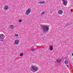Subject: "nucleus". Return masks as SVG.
I'll return each instance as SVG.
<instances>
[{"label": "nucleus", "instance_id": "obj_1", "mask_svg": "<svg viewBox=\"0 0 73 73\" xmlns=\"http://www.w3.org/2000/svg\"><path fill=\"white\" fill-rule=\"evenodd\" d=\"M40 29L42 30L43 34H45L46 32L49 30V28L47 26H45V25H40Z\"/></svg>", "mask_w": 73, "mask_h": 73}, {"label": "nucleus", "instance_id": "obj_2", "mask_svg": "<svg viewBox=\"0 0 73 73\" xmlns=\"http://www.w3.org/2000/svg\"><path fill=\"white\" fill-rule=\"evenodd\" d=\"M31 70L33 72H36L38 70V68L35 65L31 66Z\"/></svg>", "mask_w": 73, "mask_h": 73}, {"label": "nucleus", "instance_id": "obj_3", "mask_svg": "<svg viewBox=\"0 0 73 73\" xmlns=\"http://www.w3.org/2000/svg\"><path fill=\"white\" fill-rule=\"evenodd\" d=\"M31 9H28L27 10L26 12V15H28L29 13H31Z\"/></svg>", "mask_w": 73, "mask_h": 73}, {"label": "nucleus", "instance_id": "obj_4", "mask_svg": "<svg viewBox=\"0 0 73 73\" xmlns=\"http://www.w3.org/2000/svg\"><path fill=\"white\" fill-rule=\"evenodd\" d=\"M63 4L64 5H67V0H63Z\"/></svg>", "mask_w": 73, "mask_h": 73}, {"label": "nucleus", "instance_id": "obj_5", "mask_svg": "<svg viewBox=\"0 0 73 73\" xmlns=\"http://www.w3.org/2000/svg\"><path fill=\"white\" fill-rule=\"evenodd\" d=\"M19 42L20 41L18 40H16L15 41V43L16 45H18L19 44Z\"/></svg>", "mask_w": 73, "mask_h": 73}, {"label": "nucleus", "instance_id": "obj_6", "mask_svg": "<svg viewBox=\"0 0 73 73\" xmlns=\"http://www.w3.org/2000/svg\"><path fill=\"white\" fill-rule=\"evenodd\" d=\"M5 37L4 35L3 34H0V38H4Z\"/></svg>", "mask_w": 73, "mask_h": 73}, {"label": "nucleus", "instance_id": "obj_7", "mask_svg": "<svg viewBox=\"0 0 73 73\" xmlns=\"http://www.w3.org/2000/svg\"><path fill=\"white\" fill-rule=\"evenodd\" d=\"M58 13L59 14H62L63 13V12L62 10H60L58 11Z\"/></svg>", "mask_w": 73, "mask_h": 73}, {"label": "nucleus", "instance_id": "obj_8", "mask_svg": "<svg viewBox=\"0 0 73 73\" xmlns=\"http://www.w3.org/2000/svg\"><path fill=\"white\" fill-rule=\"evenodd\" d=\"M56 61H57L58 62H61V60L60 59V58H58L57 60H56Z\"/></svg>", "mask_w": 73, "mask_h": 73}, {"label": "nucleus", "instance_id": "obj_9", "mask_svg": "<svg viewBox=\"0 0 73 73\" xmlns=\"http://www.w3.org/2000/svg\"><path fill=\"white\" fill-rule=\"evenodd\" d=\"M4 9L5 10H7L8 9V6H5L4 8Z\"/></svg>", "mask_w": 73, "mask_h": 73}, {"label": "nucleus", "instance_id": "obj_10", "mask_svg": "<svg viewBox=\"0 0 73 73\" xmlns=\"http://www.w3.org/2000/svg\"><path fill=\"white\" fill-rule=\"evenodd\" d=\"M10 29H13L14 28V27L13 26V25H11L10 26Z\"/></svg>", "mask_w": 73, "mask_h": 73}, {"label": "nucleus", "instance_id": "obj_11", "mask_svg": "<svg viewBox=\"0 0 73 73\" xmlns=\"http://www.w3.org/2000/svg\"><path fill=\"white\" fill-rule=\"evenodd\" d=\"M53 49V46H50V50H52Z\"/></svg>", "mask_w": 73, "mask_h": 73}, {"label": "nucleus", "instance_id": "obj_12", "mask_svg": "<svg viewBox=\"0 0 73 73\" xmlns=\"http://www.w3.org/2000/svg\"><path fill=\"white\" fill-rule=\"evenodd\" d=\"M45 2V1H41V2H39V4H44Z\"/></svg>", "mask_w": 73, "mask_h": 73}, {"label": "nucleus", "instance_id": "obj_13", "mask_svg": "<svg viewBox=\"0 0 73 73\" xmlns=\"http://www.w3.org/2000/svg\"><path fill=\"white\" fill-rule=\"evenodd\" d=\"M65 63L66 64H68V60H66L65 61Z\"/></svg>", "mask_w": 73, "mask_h": 73}, {"label": "nucleus", "instance_id": "obj_14", "mask_svg": "<svg viewBox=\"0 0 73 73\" xmlns=\"http://www.w3.org/2000/svg\"><path fill=\"white\" fill-rule=\"evenodd\" d=\"M45 12H42V13H41V15H42L43 14H44V13H45Z\"/></svg>", "mask_w": 73, "mask_h": 73}, {"label": "nucleus", "instance_id": "obj_15", "mask_svg": "<svg viewBox=\"0 0 73 73\" xmlns=\"http://www.w3.org/2000/svg\"><path fill=\"white\" fill-rule=\"evenodd\" d=\"M23 54L22 53H21L20 54V56H23Z\"/></svg>", "mask_w": 73, "mask_h": 73}, {"label": "nucleus", "instance_id": "obj_16", "mask_svg": "<svg viewBox=\"0 0 73 73\" xmlns=\"http://www.w3.org/2000/svg\"><path fill=\"white\" fill-rule=\"evenodd\" d=\"M19 23H21V21H22V20L21 19H20L19 20Z\"/></svg>", "mask_w": 73, "mask_h": 73}, {"label": "nucleus", "instance_id": "obj_17", "mask_svg": "<svg viewBox=\"0 0 73 73\" xmlns=\"http://www.w3.org/2000/svg\"><path fill=\"white\" fill-rule=\"evenodd\" d=\"M15 36H16L17 37L19 36V35L17 34H15Z\"/></svg>", "mask_w": 73, "mask_h": 73}, {"label": "nucleus", "instance_id": "obj_18", "mask_svg": "<svg viewBox=\"0 0 73 73\" xmlns=\"http://www.w3.org/2000/svg\"><path fill=\"white\" fill-rule=\"evenodd\" d=\"M31 50L32 52H33V51H35V50L33 49H32Z\"/></svg>", "mask_w": 73, "mask_h": 73}, {"label": "nucleus", "instance_id": "obj_19", "mask_svg": "<svg viewBox=\"0 0 73 73\" xmlns=\"http://www.w3.org/2000/svg\"><path fill=\"white\" fill-rule=\"evenodd\" d=\"M66 66L68 68H69V66H68V65H66Z\"/></svg>", "mask_w": 73, "mask_h": 73}, {"label": "nucleus", "instance_id": "obj_20", "mask_svg": "<svg viewBox=\"0 0 73 73\" xmlns=\"http://www.w3.org/2000/svg\"><path fill=\"white\" fill-rule=\"evenodd\" d=\"M72 55L73 56V53L72 54Z\"/></svg>", "mask_w": 73, "mask_h": 73}, {"label": "nucleus", "instance_id": "obj_21", "mask_svg": "<svg viewBox=\"0 0 73 73\" xmlns=\"http://www.w3.org/2000/svg\"><path fill=\"white\" fill-rule=\"evenodd\" d=\"M71 12H72V11H71Z\"/></svg>", "mask_w": 73, "mask_h": 73}]
</instances>
